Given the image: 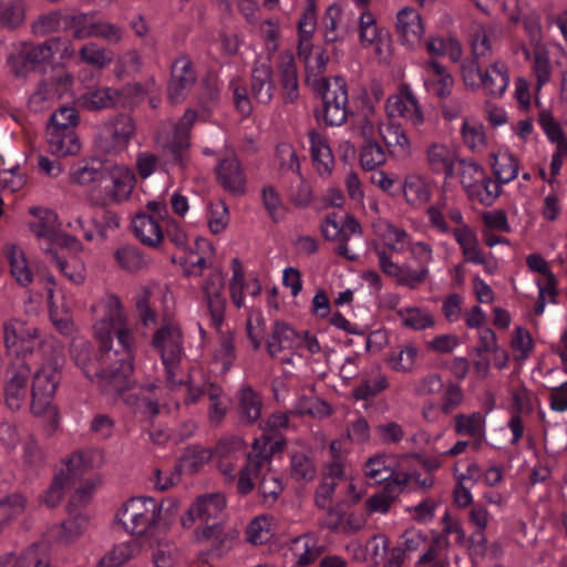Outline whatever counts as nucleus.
<instances>
[{
	"label": "nucleus",
	"instance_id": "f3484780",
	"mask_svg": "<svg viewBox=\"0 0 567 567\" xmlns=\"http://www.w3.org/2000/svg\"><path fill=\"white\" fill-rule=\"evenodd\" d=\"M29 375L30 368L20 358H17L8 368L4 383V400L10 410L17 411L24 403Z\"/></svg>",
	"mask_w": 567,
	"mask_h": 567
},
{
	"label": "nucleus",
	"instance_id": "603ef678",
	"mask_svg": "<svg viewBox=\"0 0 567 567\" xmlns=\"http://www.w3.org/2000/svg\"><path fill=\"white\" fill-rule=\"evenodd\" d=\"M402 326L412 330H425L434 327L435 319L430 310L421 307H405L396 311Z\"/></svg>",
	"mask_w": 567,
	"mask_h": 567
},
{
	"label": "nucleus",
	"instance_id": "58836bf2",
	"mask_svg": "<svg viewBox=\"0 0 567 567\" xmlns=\"http://www.w3.org/2000/svg\"><path fill=\"white\" fill-rule=\"evenodd\" d=\"M236 411L241 423L252 424L261 414L262 402L250 385H243L237 392Z\"/></svg>",
	"mask_w": 567,
	"mask_h": 567
},
{
	"label": "nucleus",
	"instance_id": "f257e3e1",
	"mask_svg": "<svg viewBox=\"0 0 567 567\" xmlns=\"http://www.w3.org/2000/svg\"><path fill=\"white\" fill-rule=\"evenodd\" d=\"M95 313L94 337L102 347L112 346L113 339L121 351H109L104 364L115 382L134 371L136 340L121 299L114 293L102 297L92 307Z\"/></svg>",
	"mask_w": 567,
	"mask_h": 567
},
{
	"label": "nucleus",
	"instance_id": "4d7b16f0",
	"mask_svg": "<svg viewBox=\"0 0 567 567\" xmlns=\"http://www.w3.org/2000/svg\"><path fill=\"white\" fill-rule=\"evenodd\" d=\"M6 255L10 265L11 275L14 279L21 286L29 285L32 281V272L23 250L17 246H7Z\"/></svg>",
	"mask_w": 567,
	"mask_h": 567
},
{
	"label": "nucleus",
	"instance_id": "2eb2a0df",
	"mask_svg": "<svg viewBox=\"0 0 567 567\" xmlns=\"http://www.w3.org/2000/svg\"><path fill=\"white\" fill-rule=\"evenodd\" d=\"M135 132L136 125L130 115H115L103 123L100 132V145L105 152L124 151Z\"/></svg>",
	"mask_w": 567,
	"mask_h": 567
},
{
	"label": "nucleus",
	"instance_id": "bf43d9fd",
	"mask_svg": "<svg viewBox=\"0 0 567 567\" xmlns=\"http://www.w3.org/2000/svg\"><path fill=\"white\" fill-rule=\"evenodd\" d=\"M213 457V452L203 446H189L177 465L178 472L197 473Z\"/></svg>",
	"mask_w": 567,
	"mask_h": 567
},
{
	"label": "nucleus",
	"instance_id": "412c9836",
	"mask_svg": "<svg viewBox=\"0 0 567 567\" xmlns=\"http://www.w3.org/2000/svg\"><path fill=\"white\" fill-rule=\"evenodd\" d=\"M425 164L434 174H443L445 177L454 175L455 165L461 159L457 150L452 145L441 142L430 143L424 151Z\"/></svg>",
	"mask_w": 567,
	"mask_h": 567
},
{
	"label": "nucleus",
	"instance_id": "4be33fe9",
	"mask_svg": "<svg viewBox=\"0 0 567 567\" xmlns=\"http://www.w3.org/2000/svg\"><path fill=\"white\" fill-rule=\"evenodd\" d=\"M385 112L389 117H402L414 127L424 123V115L417 100L409 90L389 96L385 102Z\"/></svg>",
	"mask_w": 567,
	"mask_h": 567
},
{
	"label": "nucleus",
	"instance_id": "5701e85b",
	"mask_svg": "<svg viewBox=\"0 0 567 567\" xmlns=\"http://www.w3.org/2000/svg\"><path fill=\"white\" fill-rule=\"evenodd\" d=\"M372 227L375 235L373 248L375 246H380L390 252L391 256L392 252L402 254L405 251V247L411 238L410 234L405 229L385 219L375 220Z\"/></svg>",
	"mask_w": 567,
	"mask_h": 567
},
{
	"label": "nucleus",
	"instance_id": "72a5a7b5",
	"mask_svg": "<svg viewBox=\"0 0 567 567\" xmlns=\"http://www.w3.org/2000/svg\"><path fill=\"white\" fill-rule=\"evenodd\" d=\"M310 153L313 165L320 176H329L334 166V158L327 137L311 130L308 132Z\"/></svg>",
	"mask_w": 567,
	"mask_h": 567
},
{
	"label": "nucleus",
	"instance_id": "49530a36",
	"mask_svg": "<svg viewBox=\"0 0 567 567\" xmlns=\"http://www.w3.org/2000/svg\"><path fill=\"white\" fill-rule=\"evenodd\" d=\"M426 53L432 58L449 55L454 62L463 54L461 43L453 37L431 34L424 42Z\"/></svg>",
	"mask_w": 567,
	"mask_h": 567
},
{
	"label": "nucleus",
	"instance_id": "4c0bfd02",
	"mask_svg": "<svg viewBox=\"0 0 567 567\" xmlns=\"http://www.w3.org/2000/svg\"><path fill=\"white\" fill-rule=\"evenodd\" d=\"M502 37V29L498 25L477 24L472 33L471 44L475 59H483L491 55L499 39Z\"/></svg>",
	"mask_w": 567,
	"mask_h": 567
},
{
	"label": "nucleus",
	"instance_id": "aec40b11",
	"mask_svg": "<svg viewBox=\"0 0 567 567\" xmlns=\"http://www.w3.org/2000/svg\"><path fill=\"white\" fill-rule=\"evenodd\" d=\"M71 83L72 76L70 74L41 81L29 97V107L34 112L48 109L69 91Z\"/></svg>",
	"mask_w": 567,
	"mask_h": 567
},
{
	"label": "nucleus",
	"instance_id": "1a4fd4ad",
	"mask_svg": "<svg viewBox=\"0 0 567 567\" xmlns=\"http://www.w3.org/2000/svg\"><path fill=\"white\" fill-rule=\"evenodd\" d=\"M29 214L32 219L28 223V227L39 240L47 244L44 248H54L55 245H78L75 238L59 234V218L54 210L43 206H32L29 208Z\"/></svg>",
	"mask_w": 567,
	"mask_h": 567
},
{
	"label": "nucleus",
	"instance_id": "a19ab883",
	"mask_svg": "<svg viewBox=\"0 0 567 567\" xmlns=\"http://www.w3.org/2000/svg\"><path fill=\"white\" fill-rule=\"evenodd\" d=\"M110 177L112 185L107 188L109 197L116 203L123 202L128 198L132 188L134 176L133 173L124 165H111L106 174Z\"/></svg>",
	"mask_w": 567,
	"mask_h": 567
},
{
	"label": "nucleus",
	"instance_id": "79ce46f5",
	"mask_svg": "<svg viewBox=\"0 0 567 567\" xmlns=\"http://www.w3.org/2000/svg\"><path fill=\"white\" fill-rule=\"evenodd\" d=\"M379 135L391 154L400 157L411 154V142L400 125L389 123L379 127Z\"/></svg>",
	"mask_w": 567,
	"mask_h": 567
},
{
	"label": "nucleus",
	"instance_id": "dca6fc26",
	"mask_svg": "<svg viewBox=\"0 0 567 567\" xmlns=\"http://www.w3.org/2000/svg\"><path fill=\"white\" fill-rule=\"evenodd\" d=\"M226 499L219 493L204 494L195 498L185 515L181 518V525L189 529L196 522L209 525L210 519H216L225 509Z\"/></svg>",
	"mask_w": 567,
	"mask_h": 567
},
{
	"label": "nucleus",
	"instance_id": "680f3d73",
	"mask_svg": "<svg viewBox=\"0 0 567 567\" xmlns=\"http://www.w3.org/2000/svg\"><path fill=\"white\" fill-rule=\"evenodd\" d=\"M206 396L209 401L208 417L214 424H219L226 415L227 398L220 386L213 383L205 384Z\"/></svg>",
	"mask_w": 567,
	"mask_h": 567
},
{
	"label": "nucleus",
	"instance_id": "69168bd1",
	"mask_svg": "<svg viewBox=\"0 0 567 567\" xmlns=\"http://www.w3.org/2000/svg\"><path fill=\"white\" fill-rule=\"evenodd\" d=\"M485 169L475 161L461 158L457 163V176L466 193L478 182H484Z\"/></svg>",
	"mask_w": 567,
	"mask_h": 567
},
{
	"label": "nucleus",
	"instance_id": "39448f33",
	"mask_svg": "<svg viewBox=\"0 0 567 567\" xmlns=\"http://www.w3.org/2000/svg\"><path fill=\"white\" fill-rule=\"evenodd\" d=\"M313 89L321 95V117L329 126H340L348 117V89L342 78L320 76L313 81Z\"/></svg>",
	"mask_w": 567,
	"mask_h": 567
},
{
	"label": "nucleus",
	"instance_id": "cd10ccee",
	"mask_svg": "<svg viewBox=\"0 0 567 567\" xmlns=\"http://www.w3.org/2000/svg\"><path fill=\"white\" fill-rule=\"evenodd\" d=\"M250 93L258 103L267 104L271 101L275 93V82L272 68L267 60L258 59L255 61L251 71Z\"/></svg>",
	"mask_w": 567,
	"mask_h": 567
},
{
	"label": "nucleus",
	"instance_id": "13d9d810",
	"mask_svg": "<svg viewBox=\"0 0 567 567\" xmlns=\"http://www.w3.org/2000/svg\"><path fill=\"white\" fill-rule=\"evenodd\" d=\"M470 200L483 206H492L501 195V187L496 181L486 175L484 182H478L466 192Z\"/></svg>",
	"mask_w": 567,
	"mask_h": 567
},
{
	"label": "nucleus",
	"instance_id": "7ed1b4c3",
	"mask_svg": "<svg viewBox=\"0 0 567 567\" xmlns=\"http://www.w3.org/2000/svg\"><path fill=\"white\" fill-rule=\"evenodd\" d=\"M161 506L152 497H133L118 509L116 520L123 528L146 542L159 537L167 527L159 522Z\"/></svg>",
	"mask_w": 567,
	"mask_h": 567
},
{
	"label": "nucleus",
	"instance_id": "ea45409f",
	"mask_svg": "<svg viewBox=\"0 0 567 567\" xmlns=\"http://www.w3.org/2000/svg\"><path fill=\"white\" fill-rule=\"evenodd\" d=\"M103 464V455L96 450H83L73 453L66 461L65 471H63L72 481L73 477L81 476Z\"/></svg>",
	"mask_w": 567,
	"mask_h": 567
},
{
	"label": "nucleus",
	"instance_id": "8fccbe9b",
	"mask_svg": "<svg viewBox=\"0 0 567 567\" xmlns=\"http://www.w3.org/2000/svg\"><path fill=\"white\" fill-rule=\"evenodd\" d=\"M403 195L408 204L419 207L425 204L431 197V187L425 177L421 175H409L404 179Z\"/></svg>",
	"mask_w": 567,
	"mask_h": 567
},
{
	"label": "nucleus",
	"instance_id": "a18cd8bd",
	"mask_svg": "<svg viewBox=\"0 0 567 567\" xmlns=\"http://www.w3.org/2000/svg\"><path fill=\"white\" fill-rule=\"evenodd\" d=\"M323 39L326 43L341 41L348 33L349 28L342 21V10L338 4H330L323 17Z\"/></svg>",
	"mask_w": 567,
	"mask_h": 567
},
{
	"label": "nucleus",
	"instance_id": "c03bdc74",
	"mask_svg": "<svg viewBox=\"0 0 567 567\" xmlns=\"http://www.w3.org/2000/svg\"><path fill=\"white\" fill-rule=\"evenodd\" d=\"M143 544L153 549L152 557L155 567H174L178 550L176 546L166 538V532H161L159 537H151Z\"/></svg>",
	"mask_w": 567,
	"mask_h": 567
},
{
	"label": "nucleus",
	"instance_id": "e2e57ef3",
	"mask_svg": "<svg viewBox=\"0 0 567 567\" xmlns=\"http://www.w3.org/2000/svg\"><path fill=\"white\" fill-rule=\"evenodd\" d=\"M359 33L363 45H374L375 51L379 54L382 53V47L385 44V41H383L381 33L378 31L375 19L371 12H361Z\"/></svg>",
	"mask_w": 567,
	"mask_h": 567
},
{
	"label": "nucleus",
	"instance_id": "b1692460",
	"mask_svg": "<svg viewBox=\"0 0 567 567\" xmlns=\"http://www.w3.org/2000/svg\"><path fill=\"white\" fill-rule=\"evenodd\" d=\"M395 30L409 49L414 50L421 45L424 25L421 14L415 9L405 7L398 12Z\"/></svg>",
	"mask_w": 567,
	"mask_h": 567
},
{
	"label": "nucleus",
	"instance_id": "de8ad7c7",
	"mask_svg": "<svg viewBox=\"0 0 567 567\" xmlns=\"http://www.w3.org/2000/svg\"><path fill=\"white\" fill-rule=\"evenodd\" d=\"M114 259L118 268L127 272H138L148 266L147 257L134 245L118 247L114 251Z\"/></svg>",
	"mask_w": 567,
	"mask_h": 567
},
{
	"label": "nucleus",
	"instance_id": "6ab92c4d",
	"mask_svg": "<svg viewBox=\"0 0 567 567\" xmlns=\"http://www.w3.org/2000/svg\"><path fill=\"white\" fill-rule=\"evenodd\" d=\"M239 532L236 528H226L219 524H212L195 529V539L199 543H209V553L221 557L231 550L237 543Z\"/></svg>",
	"mask_w": 567,
	"mask_h": 567
},
{
	"label": "nucleus",
	"instance_id": "0eeeda50",
	"mask_svg": "<svg viewBox=\"0 0 567 567\" xmlns=\"http://www.w3.org/2000/svg\"><path fill=\"white\" fill-rule=\"evenodd\" d=\"M152 343L161 353L166 370V384L175 390L182 385V379L176 378L178 363L184 353L179 327L174 323L164 324L155 332Z\"/></svg>",
	"mask_w": 567,
	"mask_h": 567
},
{
	"label": "nucleus",
	"instance_id": "5fc2aeb1",
	"mask_svg": "<svg viewBox=\"0 0 567 567\" xmlns=\"http://www.w3.org/2000/svg\"><path fill=\"white\" fill-rule=\"evenodd\" d=\"M61 47V38H51L39 44H23L21 49L29 62L37 69L42 63L50 61Z\"/></svg>",
	"mask_w": 567,
	"mask_h": 567
},
{
	"label": "nucleus",
	"instance_id": "f03ea898",
	"mask_svg": "<svg viewBox=\"0 0 567 567\" xmlns=\"http://www.w3.org/2000/svg\"><path fill=\"white\" fill-rule=\"evenodd\" d=\"M405 251H409L411 258L416 262L413 267L410 262L399 264L393 260V257L381 248L374 247V254L378 258V266L380 270L386 276L392 278L400 287L410 290L419 289L430 276V264L433 261V247L431 244L422 240H413L410 238Z\"/></svg>",
	"mask_w": 567,
	"mask_h": 567
},
{
	"label": "nucleus",
	"instance_id": "2f4dec72",
	"mask_svg": "<svg viewBox=\"0 0 567 567\" xmlns=\"http://www.w3.org/2000/svg\"><path fill=\"white\" fill-rule=\"evenodd\" d=\"M132 229L135 237L147 247L158 248L163 243V228L150 214L137 213L132 219Z\"/></svg>",
	"mask_w": 567,
	"mask_h": 567
},
{
	"label": "nucleus",
	"instance_id": "c9c22d12",
	"mask_svg": "<svg viewBox=\"0 0 567 567\" xmlns=\"http://www.w3.org/2000/svg\"><path fill=\"white\" fill-rule=\"evenodd\" d=\"M453 423L456 434L472 437L475 447L480 449L486 436V419L482 412L458 413L453 417Z\"/></svg>",
	"mask_w": 567,
	"mask_h": 567
},
{
	"label": "nucleus",
	"instance_id": "c756f323",
	"mask_svg": "<svg viewBox=\"0 0 567 567\" xmlns=\"http://www.w3.org/2000/svg\"><path fill=\"white\" fill-rule=\"evenodd\" d=\"M48 150L56 157L75 156L81 151V142L75 130L47 128Z\"/></svg>",
	"mask_w": 567,
	"mask_h": 567
},
{
	"label": "nucleus",
	"instance_id": "774afa93",
	"mask_svg": "<svg viewBox=\"0 0 567 567\" xmlns=\"http://www.w3.org/2000/svg\"><path fill=\"white\" fill-rule=\"evenodd\" d=\"M140 546L135 540L121 543L113 547L101 560L97 567H121L136 555Z\"/></svg>",
	"mask_w": 567,
	"mask_h": 567
},
{
	"label": "nucleus",
	"instance_id": "0e129e2a",
	"mask_svg": "<svg viewBox=\"0 0 567 567\" xmlns=\"http://www.w3.org/2000/svg\"><path fill=\"white\" fill-rule=\"evenodd\" d=\"M218 348L214 352V362L220 364L223 372H227L236 360L234 334L230 331H219Z\"/></svg>",
	"mask_w": 567,
	"mask_h": 567
},
{
	"label": "nucleus",
	"instance_id": "338daca9",
	"mask_svg": "<svg viewBox=\"0 0 567 567\" xmlns=\"http://www.w3.org/2000/svg\"><path fill=\"white\" fill-rule=\"evenodd\" d=\"M27 0H0V23L17 28L25 20Z\"/></svg>",
	"mask_w": 567,
	"mask_h": 567
},
{
	"label": "nucleus",
	"instance_id": "473e14b6",
	"mask_svg": "<svg viewBox=\"0 0 567 567\" xmlns=\"http://www.w3.org/2000/svg\"><path fill=\"white\" fill-rule=\"evenodd\" d=\"M277 70L280 78L285 102H295L299 96L298 72L295 56L291 52L285 51L279 54Z\"/></svg>",
	"mask_w": 567,
	"mask_h": 567
},
{
	"label": "nucleus",
	"instance_id": "423d86ee",
	"mask_svg": "<svg viewBox=\"0 0 567 567\" xmlns=\"http://www.w3.org/2000/svg\"><path fill=\"white\" fill-rule=\"evenodd\" d=\"M462 79L467 86L482 87L491 97H502L509 84V71L506 63L495 61L481 70L474 60L462 64Z\"/></svg>",
	"mask_w": 567,
	"mask_h": 567
},
{
	"label": "nucleus",
	"instance_id": "a211bd4d",
	"mask_svg": "<svg viewBox=\"0 0 567 567\" xmlns=\"http://www.w3.org/2000/svg\"><path fill=\"white\" fill-rule=\"evenodd\" d=\"M225 287L224 277L220 272H212L203 285L205 303L210 318V324L220 331L226 309V299L223 296Z\"/></svg>",
	"mask_w": 567,
	"mask_h": 567
},
{
	"label": "nucleus",
	"instance_id": "37998d69",
	"mask_svg": "<svg viewBox=\"0 0 567 567\" xmlns=\"http://www.w3.org/2000/svg\"><path fill=\"white\" fill-rule=\"evenodd\" d=\"M452 234L467 262L485 264V256L480 248L477 236L470 226L455 227Z\"/></svg>",
	"mask_w": 567,
	"mask_h": 567
},
{
	"label": "nucleus",
	"instance_id": "3c124183",
	"mask_svg": "<svg viewBox=\"0 0 567 567\" xmlns=\"http://www.w3.org/2000/svg\"><path fill=\"white\" fill-rule=\"evenodd\" d=\"M394 460L385 453H378L364 463V475L374 483L386 481L393 475Z\"/></svg>",
	"mask_w": 567,
	"mask_h": 567
},
{
	"label": "nucleus",
	"instance_id": "864d4df0",
	"mask_svg": "<svg viewBox=\"0 0 567 567\" xmlns=\"http://www.w3.org/2000/svg\"><path fill=\"white\" fill-rule=\"evenodd\" d=\"M34 338H37V330L27 328L21 320L9 319L3 323V341L8 351H13L20 342Z\"/></svg>",
	"mask_w": 567,
	"mask_h": 567
},
{
	"label": "nucleus",
	"instance_id": "e433bc0d",
	"mask_svg": "<svg viewBox=\"0 0 567 567\" xmlns=\"http://www.w3.org/2000/svg\"><path fill=\"white\" fill-rule=\"evenodd\" d=\"M514 53H522L526 61L533 60V70L536 75L538 86H542L549 81L551 75V64L546 44L528 49L526 44L520 43L514 50Z\"/></svg>",
	"mask_w": 567,
	"mask_h": 567
},
{
	"label": "nucleus",
	"instance_id": "09e8293b",
	"mask_svg": "<svg viewBox=\"0 0 567 567\" xmlns=\"http://www.w3.org/2000/svg\"><path fill=\"white\" fill-rule=\"evenodd\" d=\"M44 252L63 276L73 285H82L85 280V266L82 261L73 259L65 261L55 248H44Z\"/></svg>",
	"mask_w": 567,
	"mask_h": 567
},
{
	"label": "nucleus",
	"instance_id": "052dcab7",
	"mask_svg": "<svg viewBox=\"0 0 567 567\" xmlns=\"http://www.w3.org/2000/svg\"><path fill=\"white\" fill-rule=\"evenodd\" d=\"M463 143L472 151L481 153L485 150L487 140L484 126L473 120L465 118L461 127Z\"/></svg>",
	"mask_w": 567,
	"mask_h": 567
},
{
	"label": "nucleus",
	"instance_id": "4468645a",
	"mask_svg": "<svg viewBox=\"0 0 567 567\" xmlns=\"http://www.w3.org/2000/svg\"><path fill=\"white\" fill-rule=\"evenodd\" d=\"M60 383V371L56 363L43 364L34 374L31 394V410L34 414H43L54 396Z\"/></svg>",
	"mask_w": 567,
	"mask_h": 567
},
{
	"label": "nucleus",
	"instance_id": "6e6d98bb",
	"mask_svg": "<svg viewBox=\"0 0 567 567\" xmlns=\"http://www.w3.org/2000/svg\"><path fill=\"white\" fill-rule=\"evenodd\" d=\"M79 60L95 70H103L112 63L113 54L94 42H87L79 50Z\"/></svg>",
	"mask_w": 567,
	"mask_h": 567
},
{
	"label": "nucleus",
	"instance_id": "9b49d317",
	"mask_svg": "<svg viewBox=\"0 0 567 567\" xmlns=\"http://www.w3.org/2000/svg\"><path fill=\"white\" fill-rule=\"evenodd\" d=\"M155 390V385H152L151 388L131 389V377H128L127 384L122 392L106 393L121 395L125 404L146 417H152L158 414L161 408L167 409L168 411L172 409H178L179 404L177 400H174L171 403L166 399H161L156 393H154Z\"/></svg>",
	"mask_w": 567,
	"mask_h": 567
},
{
	"label": "nucleus",
	"instance_id": "ddd939ff",
	"mask_svg": "<svg viewBox=\"0 0 567 567\" xmlns=\"http://www.w3.org/2000/svg\"><path fill=\"white\" fill-rule=\"evenodd\" d=\"M141 92L142 89L138 84H128L122 89L104 86L82 94L78 102L89 111H100L116 106L125 107L130 104L128 97Z\"/></svg>",
	"mask_w": 567,
	"mask_h": 567
},
{
	"label": "nucleus",
	"instance_id": "f704fd0d",
	"mask_svg": "<svg viewBox=\"0 0 567 567\" xmlns=\"http://www.w3.org/2000/svg\"><path fill=\"white\" fill-rule=\"evenodd\" d=\"M217 179L224 189L234 194L245 192L246 178L236 156H228L216 167Z\"/></svg>",
	"mask_w": 567,
	"mask_h": 567
},
{
	"label": "nucleus",
	"instance_id": "a878e982",
	"mask_svg": "<svg viewBox=\"0 0 567 567\" xmlns=\"http://www.w3.org/2000/svg\"><path fill=\"white\" fill-rule=\"evenodd\" d=\"M422 79L426 90L439 97L450 95L454 79L446 68L434 59L422 62Z\"/></svg>",
	"mask_w": 567,
	"mask_h": 567
},
{
	"label": "nucleus",
	"instance_id": "7c9ffc66",
	"mask_svg": "<svg viewBox=\"0 0 567 567\" xmlns=\"http://www.w3.org/2000/svg\"><path fill=\"white\" fill-rule=\"evenodd\" d=\"M289 550L293 564L298 567H306L315 563L322 555L324 547L317 536L305 534L291 542Z\"/></svg>",
	"mask_w": 567,
	"mask_h": 567
},
{
	"label": "nucleus",
	"instance_id": "c85d7f7f",
	"mask_svg": "<svg viewBox=\"0 0 567 567\" xmlns=\"http://www.w3.org/2000/svg\"><path fill=\"white\" fill-rule=\"evenodd\" d=\"M298 331L285 321L277 320L266 340L267 352L276 358L284 351H296Z\"/></svg>",
	"mask_w": 567,
	"mask_h": 567
},
{
	"label": "nucleus",
	"instance_id": "f8f14e48",
	"mask_svg": "<svg viewBox=\"0 0 567 567\" xmlns=\"http://www.w3.org/2000/svg\"><path fill=\"white\" fill-rule=\"evenodd\" d=\"M279 447V442L272 443L266 435L254 441L252 452L248 454L247 463L240 470L237 480V489L240 494H248L252 491L254 477L269 463L274 452Z\"/></svg>",
	"mask_w": 567,
	"mask_h": 567
},
{
	"label": "nucleus",
	"instance_id": "393cba45",
	"mask_svg": "<svg viewBox=\"0 0 567 567\" xmlns=\"http://www.w3.org/2000/svg\"><path fill=\"white\" fill-rule=\"evenodd\" d=\"M277 153L280 158V166L290 169L298 176V184L290 189V198L298 206H306L311 200L310 185L305 182L299 175V161L293 147L289 144H280L277 147Z\"/></svg>",
	"mask_w": 567,
	"mask_h": 567
},
{
	"label": "nucleus",
	"instance_id": "6e6552de",
	"mask_svg": "<svg viewBox=\"0 0 567 567\" xmlns=\"http://www.w3.org/2000/svg\"><path fill=\"white\" fill-rule=\"evenodd\" d=\"M321 234L327 240L338 244L336 251L348 260H355L358 255L352 252L348 246L351 236L360 235L362 228L359 221L351 215L338 216L328 214L320 226Z\"/></svg>",
	"mask_w": 567,
	"mask_h": 567
},
{
	"label": "nucleus",
	"instance_id": "20e7f679",
	"mask_svg": "<svg viewBox=\"0 0 567 567\" xmlns=\"http://www.w3.org/2000/svg\"><path fill=\"white\" fill-rule=\"evenodd\" d=\"M102 354L96 358L93 354L92 347L89 341L82 338H75L72 341L71 353L76 365L83 371L86 378L95 381L103 392H122L127 384L130 375H125L118 383L111 378V373L106 371L104 358L109 351H121L118 348L113 349L112 346L102 347Z\"/></svg>",
	"mask_w": 567,
	"mask_h": 567
},
{
	"label": "nucleus",
	"instance_id": "9d476101",
	"mask_svg": "<svg viewBox=\"0 0 567 567\" xmlns=\"http://www.w3.org/2000/svg\"><path fill=\"white\" fill-rule=\"evenodd\" d=\"M196 120V113L187 110L179 122L174 125L173 135L161 133L157 136V144L165 153L171 155L172 161L182 169L187 168L189 159L187 148L189 146V131Z\"/></svg>",
	"mask_w": 567,
	"mask_h": 567
},
{
	"label": "nucleus",
	"instance_id": "bb28decb",
	"mask_svg": "<svg viewBox=\"0 0 567 567\" xmlns=\"http://www.w3.org/2000/svg\"><path fill=\"white\" fill-rule=\"evenodd\" d=\"M109 171L110 164L91 157L74 163L70 167L68 177L71 184L89 186L104 181Z\"/></svg>",
	"mask_w": 567,
	"mask_h": 567
}]
</instances>
